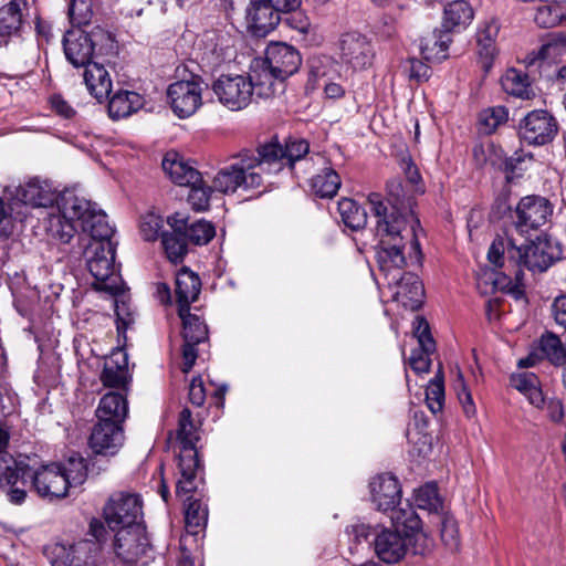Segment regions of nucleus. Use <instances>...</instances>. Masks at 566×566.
<instances>
[{"label":"nucleus","mask_w":566,"mask_h":566,"mask_svg":"<svg viewBox=\"0 0 566 566\" xmlns=\"http://www.w3.org/2000/svg\"><path fill=\"white\" fill-rule=\"evenodd\" d=\"M337 211L343 223L352 230H360L367 223L366 211L353 199L342 198L337 202Z\"/></svg>","instance_id":"40"},{"label":"nucleus","mask_w":566,"mask_h":566,"mask_svg":"<svg viewBox=\"0 0 566 566\" xmlns=\"http://www.w3.org/2000/svg\"><path fill=\"white\" fill-rule=\"evenodd\" d=\"M562 20L559 10L551 6H542L536 10L534 21L541 28L556 27Z\"/></svg>","instance_id":"59"},{"label":"nucleus","mask_w":566,"mask_h":566,"mask_svg":"<svg viewBox=\"0 0 566 566\" xmlns=\"http://www.w3.org/2000/svg\"><path fill=\"white\" fill-rule=\"evenodd\" d=\"M262 61L276 74L279 81H285L296 73L302 64L298 51L286 43H271L268 45L265 59Z\"/></svg>","instance_id":"17"},{"label":"nucleus","mask_w":566,"mask_h":566,"mask_svg":"<svg viewBox=\"0 0 566 566\" xmlns=\"http://www.w3.org/2000/svg\"><path fill=\"white\" fill-rule=\"evenodd\" d=\"M473 19V9L464 0L449 2L444 7L442 29L451 32L458 28H465Z\"/></svg>","instance_id":"35"},{"label":"nucleus","mask_w":566,"mask_h":566,"mask_svg":"<svg viewBox=\"0 0 566 566\" xmlns=\"http://www.w3.org/2000/svg\"><path fill=\"white\" fill-rule=\"evenodd\" d=\"M560 242L547 234L539 235L531 244L516 247L512 239L497 235L488 251V260L495 268H505L503 274L507 277L521 275V266L532 272H545L556 261L562 259Z\"/></svg>","instance_id":"3"},{"label":"nucleus","mask_w":566,"mask_h":566,"mask_svg":"<svg viewBox=\"0 0 566 566\" xmlns=\"http://www.w3.org/2000/svg\"><path fill=\"white\" fill-rule=\"evenodd\" d=\"M15 197L24 205L51 211V207H53L57 196L48 181L32 178L23 186L17 188Z\"/></svg>","instance_id":"23"},{"label":"nucleus","mask_w":566,"mask_h":566,"mask_svg":"<svg viewBox=\"0 0 566 566\" xmlns=\"http://www.w3.org/2000/svg\"><path fill=\"white\" fill-rule=\"evenodd\" d=\"M55 202L56 207L42 217L43 228L52 239L69 243L96 205L70 190L56 197Z\"/></svg>","instance_id":"4"},{"label":"nucleus","mask_w":566,"mask_h":566,"mask_svg":"<svg viewBox=\"0 0 566 566\" xmlns=\"http://www.w3.org/2000/svg\"><path fill=\"white\" fill-rule=\"evenodd\" d=\"M401 67L408 78L417 83L428 81L431 76L430 67L418 59L407 60Z\"/></svg>","instance_id":"57"},{"label":"nucleus","mask_w":566,"mask_h":566,"mask_svg":"<svg viewBox=\"0 0 566 566\" xmlns=\"http://www.w3.org/2000/svg\"><path fill=\"white\" fill-rule=\"evenodd\" d=\"M552 315L556 324L566 329V294L555 297L552 304Z\"/></svg>","instance_id":"64"},{"label":"nucleus","mask_w":566,"mask_h":566,"mask_svg":"<svg viewBox=\"0 0 566 566\" xmlns=\"http://www.w3.org/2000/svg\"><path fill=\"white\" fill-rule=\"evenodd\" d=\"M503 90L513 96L522 99H530L534 96V91L528 76L516 69H510L502 77Z\"/></svg>","instance_id":"39"},{"label":"nucleus","mask_w":566,"mask_h":566,"mask_svg":"<svg viewBox=\"0 0 566 566\" xmlns=\"http://www.w3.org/2000/svg\"><path fill=\"white\" fill-rule=\"evenodd\" d=\"M373 502L379 511L387 512L400 500V486L398 480L391 474H379L370 482Z\"/></svg>","instance_id":"24"},{"label":"nucleus","mask_w":566,"mask_h":566,"mask_svg":"<svg viewBox=\"0 0 566 566\" xmlns=\"http://www.w3.org/2000/svg\"><path fill=\"white\" fill-rule=\"evenodd\" d=\"M553 214L552 203L544 197H523L512 214L513 226L521 234H530L545 226Z\"/></svg>","instance_id":"10"},{"label":"nucleus","mask_w":566,"mask_h":566,"mask_svg":"<svg viewBox=\"0 0 566 566\" xmlns=\"http://www.w3.org/2000/svg\"><path fill=\"white\" fill-rule=\"evenodd\" d=\"M426 402L432 413L440 412L444 403V385L442 377L436 376L426 389Z\"/></svg>","instance_id":"53"},{"label":"nucleus","mask_w":566,"mask_h":566,"mask_svg":"<svg viewBox=\"0 0 566 566\" xmlns=\"http://www.w3.org/2000/svg\"><path fill=\"white\" fill-rule=\"evenodd\" d=\"M438 520L443 545L450 552H457L460 547V535L455 520L450 515H439Z\"/></svg>","instance_id":"50"},{"label":"nucleus","mask_w":566,"mask_h":566,"mask_svg":"<svg viewBox=\"0 0 566 566\" xmlns=\"http://www.w3.org/2000/svg\"><path fill=\"white\" fill-rule=\"evenodd\" d=\"M310 150L304 139L289 140L284 146L276 140L260 145L256 153L260 155L265 171L277 174L285 166L293 168L294 164L303 159Z\"/></svg>","instance_id":"9"},{"label":"nucleus","mask_w":566,"mask_h":566,"mask_svg":"<svg viewBox=\"0 0 566 566\" xmlns=\"http://www.w3.org/2000/svg\"><path fill=\"white\" fill-rule=\"evenodd\" d=\"M92 546H95L90 541H82L72 545L69 549L61 547L62 556L52 560V566H82L87 564V553L91 552Z\"/></svg>","instance_id":"42"},{"label":"nucleus","mask_w":566,"mask_h":566,"mask_svg":"<svg viewBox=\"0 0 566 566\" xmlns=\"http://www.w3.org/2000/svg\"><path fill=\"white\" fill-rule=\"evenodd\" d=\"M201 290V281L198 274L188 268L180 269L176 274L175 294L178 312L190 310V304L198 300Z\"/></svg>","instance_id":"26"},{"label":"nucleus","mask_w":566,"mask_h":566,"mask_svg":"<svg viewBox=\"0 0 566 566\" xmlns=\"http://www.w3.org/2000/svg\"><path fill=\"white\" fill-rule=\"evenodd\" d=\"M23 470H18L21 482L8 484L3 492L10 503L19 505L25 501L27 489L31 486L36 494L50 501L64 499L71 488L84 483L87 468L84 459L77 455L70 457L66 463H48L33 469L23 461Z\"/></svg>","instance_id":"2"},{"label":"nucleus","mask_w":566,"mask_h":566,"mask_svg":"<svg viewBox=\"0 0 566 566\" xmlns=\"http://www.w3.org/2000/svg\"><path fill=\"white\" fill-rule=\"evenodd\" d=\"M308 85L314 88L321 80H332L337 73V63L329 56H313L310 62Z\"/></svg>","instance_id":"44"},{"label":"nucleus","mask_w":566,"mask_h":566,"mask_svg":"<svg viewBox=\"0 0 566 566\" xmlns=\"http://www.w3.org/2000/svg\"><path fill=\"white\" fill-rule=\"evenodd\" d=\"M101 381L105 387L128 390L132 376L128 369L127 355L123 352L114 353L104 364Z\"/></svg>","instance_id":"25"},{"label":"nucleus","mask_w":566,"mask_h":566,"mask_svg":"<svg viewBox=\"0 0 566 566\" xmlns=\"http://www.w3.org/2000/svg\"><path fill=\"white\" fill-rule=\"evenodd\" d=\"M451 43L450 32L444 29L434 31L431 36L421 41L420 49L423 57L428 61H442L447 59V51Z\"/></svg>","instance_id":"38"},{"label":"nucleus","mask_w":566,"mask_h":566,"mask_svg":"<svg viewBox=\"0 0 566 566\" xmlns=\"http://www.w3.org/2000/svg\"><path fill=\"white\" fill-rule=\"evenodd\" d=\"M432 352H427L424 348L419 346V348L413 349L409 357V365L411 369L416 374H427L430 370L431 359L430 354Z\"/></svg>","instance_id":"62"},{"label":"nucleus","mask_w":566,"mask_h":566,"mask_svg":"<svg viewBox=\"0 0 566 566\" xmlns=\"http://www.w3.org/2000/svg\"><path fill=\"white\" fill-rule=\"evenodd\" d=\"M280 10L268 0H253L247 9V27L255 36H265L280 22Z\"/></svg>","instance_id":"19"},{"label":"nucleus","mask_w":566,"mask_h":566,"mask_svg":"<svg viewBox=\"0 0 566 566\" xmlns=\"http://www.w3.org/2000/svg\"><path fill=\"white\" fill-rule=\"evenodd\" d=\"M314 193L321 198L334 197L340 187V177L332 168H324L322 172L311 179Z\"/></svg>","instance_id":"41"},{"label":"nucleus","mask_w":566,"mask_h":566,"mask_svg":"<svg viewBox=\"0 0 566 566\" xmlns=\"http://www.w3.org/2000/svg\"><path fill=\"white\" fill-rule=\"evenodd\" d=\"M103 517L113 531L143 523V501L136 493L114 492L103 507Z\"/></svg>","instance_id":"8"},{"label":"nucleus","mask_w":566,"mask_h":566,"mask_svg":"<svg viewBox=\"0 0 566 566\" xmlns=\"http://www.w3.org/2000/svg\"><path fill=\"white\" fill-rule=\"evenodd\" d=\"M201 84L199 75H191L190 80L177 81L168 86L171 109L179 118L190 117L202 105Z\"/></svg>","instance_id":"11"},{"label":"nucleus","mask_w":566,"mask_h":566,"mask_svg":"<svg viewBox=\"0 0 566 566\" xmlns=\"http://www.w3.org/2000/svg\"><path fill=\"white\" fill-rule=\"evenodd\" d=\"M263 172L266 171L260 155L243 150L214 175L212 188L224 195L234 193L238 189H255L263 184Z\"/></svg>","instance_id":"5"},{"label":"nucleus","mask_w":566,"mask_h":566,"mask_svg":"<svg viewBox=\"0 0 566 566\" xmlns=\"http://www.w3.org/2000/svg\"><path fill=\"white\" fill-rule=\"evenodd\" d=\"M52 111L62 118L72 119L76 115V111L60 94L50 97Z\"/></svg>","instance_id":"63"},{"label":"nucleus","mask_w":566,"mask_h":566,"mask_svg":"<svg viewBox=\"0 0 566 566\" xmlns=\"http://www.w3.org/2000/svg\"><path fill=\"white\" fill-rule=\"evenodd\" d=\"M63 46L69 62L80 67L92 63L93 54H104L112 49L113 36L101 27H94L90 32L78 29L65 33Z\"/></svg>","instance_id":"7"},{"label":"nucleus","mask_w":566,"mask_h":566,"mask_svg":"<svg viewBox=\"0 0 566 566\" xmlns=\"http://www.w3.org/2000/svg\"><path fill=\"white\" fill-rule=\"evenodd\" d=\"M199 468L200 461L191 452H188L185 458H178L180 478L176 484V495L185 497V502L192 500V493L197 490Z\"/></svg>","instance_id":"30"},{"label":"nucleus","mask_w":566,"mask_h":566,"mask_svg":"<svg viewBox=\"0 0 566 566\" xmlns=\"http://www.w3.org/2000/svg\"><path fill=\"white\" fill-rule=\"evenodd\" d=\"M182 322V371L189 373L198 357L197 346L208 342L209 332L205 319L197 313L178 312Z\"/></svg>","instance_id":"13"},{"label":"nucleus","mask_w":566,"mask_h":566,"mask_svg":"<svg viewBox=\"0 0 566 566\" xmlns=\"http://www.w3.org/2000/svg\"><path fill=\"white\" fill-rule=\"evenodd\" d=\"M188 238L180 233H161V244L167 254V258L174 262H181L184 256L187 254V242Z\"/></svg>","instance_id":"47"},{"label":"nucleus","mask_w":566,"mask_h":566,"mask_svg":"<svg viewBox=\"0 0 566 566\" xmlns=\"http://www.w3.org/2000/svg\"><path fill=\"white\" fill-rule=\"evenodd\" d=\"M415 324L413 333L418 339L419 346L424 348L427 352H434L436 343L431 336L428 322L423 317H417Z\"/></svg>","instance_id":"61"},{"label":"nucleus","mask_w":566,"mask_h":566,"mask_svg":"<svg viewBox=\"0 0 566 566\" xmlns=\"http://www.w3.org/2000/svg\"><path fill=\"white\" fill-rule=\"evenodd\" d=\"M218 101L231 111L247 107L253 96L251 81L244 75H220L212 84Z\"/></svg>","instance_id":"12"},{"label":"nucleus","mask_w":566,"mask_h":566,"mask_svg":"<svg viewBox=\"0 0 566 566\" xmlns=\"http://www.w3.org/2000/svg\"><path fill=\"white\" fill-rule=\"evenodd\" d=\"M539 349L554 365H563L566 360V349L562 340L553 333H545L539 340Z\"/></svg>","instance_id":"46"},{"label":"nucleus","mask_w":566,"mask_h":566,"mask_svg":"<svg viewBox=\"0 0 566 566\" xmlns=\"http://www.w3.org/2000/svg\"><path fill=\"white\" fill-rule=\"evenodd\" d=\"M99 421L124 423L128 416V400L126 394L109 391L101 399L95 411Z\"/></svg>","instance_id":"27"},{"label":"nucleus","mask_w":566,"mask_h":566,"mask_svg":"<svg viewBox=\"0 0 566 566\" xmlns=\"http://www.w3.org/2000/svg\"><path fill=\"white\" fill-rule=\"evenodd\" d=\"M21 4L11 1L0 9V35L17 34L23 25Z\"/></svg>","instance_id":"43"},{"label":"nucleus","mask_w":566,"mask_h":566,"mask_svg":"<svg viewBox=\"0 0 566 566\" xmlns=\"http://www.w3.org/2000/svg\"><path fill=\"white\" fill-rule=\"evenodd\" d=\"M340 59L353 70H364L371 65L375 50L370 40L360 33L349 32L339 41Z\"/></svg>","instance_id":"15"},{"label":"nucleus","mask_w":566,"mask_h":566,"mask_svg":"<svg viewBox=\"0 0 566 566\" xmlns=\"http://www.w3.org/2000/svg\"><path fill=\"white\" fill-rule=\"evenodd\" d=\"M397 281L387 283L394 300L411 311L420 308L424 300V287L419 276L408 272L400 275Z\"/></svg>","instance_id":"21"},{"label":"nucleus","mask_w":566,"mask_h":566,"mask_svg":"<svg viewBox=\"0 0 566 566\" xmlns=\"http://www.w3.org/2000/svg\"><path fill=\"white\" fill-rule=\"evenodd\" d=\"M186 186L190 187L188 193V201L191 205V207L197 211H203L208 209L210 205L211 192L214 191L212 185H205L202 178L200 177V181L198 184Z\"/></svg>","instance_id":"54"},{"label":"nucleus","mask_w":566,"mask_h":566,"mask_svg":"<svg viewBox=\"0 0 566 566\" xmlns=\"http://www.w3.org/2000/svg\"><path fill=\"white\" fill-rule=\"evenodd\" d=\"M370 212L376 218L375 235L379 242L377 261L387 283H397L406 265L405 248L409 241L417 261L422 253L417 229L420 228L413 207V196L403 184L394 179L387 184V197L370 192L367 197Z\"/></svg>","instance_id":"1"},{"label":"nucleus","mask_w":566,"mask_h":566,"mask_svg":"<svg viewBox=\"0 0 566 566\" xmlns=\"http://www.w3.org/2000/svg\"><path fill=\"white\" fill-rule=\"evenodd\" d=\"M86 263L95 279L96 290L112 295L124 291V282L115 266V245L112 241H91L86 250Z\"/></svg>","instance_id":"6"},{"label":"nucleus","mask_w":566,"mask_h":566,"mask_svg":"<svg viewBox=\"0 0 566 566\" xmlns=\"http://www.w3.org/2000/svg\"><path fill=\"white\" fill-rule=\"evenodd\" d=\"M216 235L214 227L205 220H199L189 226L188 240L197 245L209 243Z\"/></svg>","instance_id":"55"},{"label":"nucleus","mask_w":566,"mask_h":566,"mask_svg":"<svg viewBox=\"0 0 566 566\" xmlns=\"http://www.w3.org/2000/svg\"><path fill=\"white\" fill-rule=\"evenodd\" d=\"M454 388L457 390L458 399L463 408L467 417L471 418L475 415L476 409L472 399V395L469 391L461 371H458V379L455 380Z\"/></svg>","instance_id":"58"},{"label":"nucleus","mask_w":566,"mask_h":566,"mask_svg":"<svg viewBox=\"0 0 566 566\" xmlns=\"http://www.w3.org/2000/svg\"><path fill=\"white\" fill-rule=\"evenodd\" d=\"M507 118L509 111L505 106H493L481 112L480 125L484 134H491Z\"/></svg>","instance_id":"51"},{"label":"nucleus","mask_w":566,"mask_h":566,"mask_svg":"<svg viewBox=\"0 0 566 566\" xmlns=\"http://www.w3.org/2000/svg\"><path fill=\"white\" fill-rule=\"evenodd\" d=\"M123 423L97 421L90 437V447L97 454L114 455L124 444Z\"/></svg>","instance_id":"20"},{"label":"nucleus","mask_w":566,"mask_h":566,"mask_svg":"<svg viewBox=\"0 0 566 566\" xmlns=\"http://www.w3.org/2000/svg\"><path fill=\"white\" fill-rule=\"evenodd\" d=\"M148 538L143 523L117 528L114 548L118 557L130 562L146 554Z\"/></svg>","instance_id":"18"},{"label":"nucleus","mask_w":566,"mask_h":566,"mask_svg":"<svg viewBox=\"0 0 566 566\" xmlns=\"http://www.w3.org/2000/svg\"><path fill=\"white\" fill-rule=\"evenodd\" d=\"M80 228L84 233L91 235L92 241H112L114 234V229L108 223L107 216L96 206Z\"/></svg>","instance_id":"37"},{"label":"nucleus","mask_w":566,"mask_h":566,"mask_svg":"<svg viewBox=\"0 0 566 566\" xmlns=\"http://www.w3.org/2000/svg\"><path fill=\"white\" fill-rule=\"evenodd\" d=\"M410 542V538L399 532L385 528L376 534L374 548L379 559L387 564H394L406 555Z\"/></svg>","instance_id":"22"},{"label":"nucleus","mask_w":566,"mask_h":566,"mask_svg":"<svg viewBox=\"0 0 566 566\" xmlns=\"http://www.w3.org/2000/svg\"><path fill=\"white\" fill-rule=\"evenodd\" d=\"M83 78L87 91L98 102L106 99L112 92V78L104 65L92 62L84 66Z\"/></svg>","instance_id":"31"},{"label":"nucleus","mask_w":566,"mask_h":566,"mask_svg":"<svg viewBox=\"0 0 566 566\" xmlns=\"http://www.w3.org/2000/svg\"><path fill=\"white\" fill-rule=\"evenodd\" d=\"M499 35V25L495 22H489L481 28L476 33V41L479 45V54L482 57L491 60L495 52V40Z\"/></svg>","instance_id":"48"},{"label":"nucleus","mask_w":566,"mask_h":566,"mask_svg":"<svg viewBox=\"0 0 566 566\" xmlns=\"http://www.w3.org/2000/svg\"><path fill=\"white\" fill-rule=\"evenodd\" d=\"M92 0H71L69 18L74 27L81 28L90 23L93 17Z\"/></svg>","instance_id":"52"},{"label":"nucleus","mask_w":566,"mask_h":566,"mask_svg":"<svg viewBox=\"0 0 566 566\" xmlns=\"http://www.w3.org/2000/svg\"><path fill=\"white\" fill-rule=\"evenodd\" d=\"M557 54V45L548 42L541 45L537 50L528 52L523 59V63L527 69L539 67L545 61L554 57Z\"/></svg>","instance_id":"56"},{"label":"nucleus","mask_w":566,"mask_h":566,"mask_svg":"<svg viewBox=\"0 0 566 566\" xmlns=\"http://www.w3.org/2000/svg\"><path fill=\"white\" fill-rule=\"evenodd\" d=\"M416 505L429 512H438L442 507V501L436 483H427L419 488L415 494Z\"/></svg>","instance_id":"49"},{"label":"nucleus","mask_w":566,"mask_h":566,"mask_svg":"<svg viewBox=\"0 0 566 566\" xmlns=\"http://www.w3.org/2000/svg\"><path fill=\"white\" fill-rule=\"evenodd\" d=\"M9 433L0 428V490L3 491L8 484L19 483L18 470H23L21 464L24 460L14 459L7 450L9 444Z\"/></svg>","instance_id":"32"},{"label":"nucleus","mask_w":566,"mask_h":566,"mask_svg":"<svg viewBox=\"0 0 566 566\" xmlns=\"http://www.w3.org/2000/svg\"><path fill=\"white\" fill-rule=\"evenodd\" d=\"M177 439L181 444L178 458H185L188 452H191L193 457H198L196 450V443L199 441L198 427L195 424L191 411L188 408L182 409L179 413Z\"/></svg>","instance_id":"34"},{"label":"nucleus","mask_w":566,"mask_h":566,"mask_svg":"<svg viewBox=\"0 0 566 566\" xmlns=\"http://www.w3.org/2000/svg\"><path fill=\"white\" fill-rule=\"evenodd\" d=\"M247 77L251 81L253 94L262 98H269L277 91L284 90V81H279L276 74L263 61H258Z\"/></svg>","instance_id":"29"},{"label":"nucleus","mask_w":566,"mask_h":566,"mask_svg":"<svg viewBox=\"0 0 566 566\" xmlns=\"http://www.w3.org/2000/svg\"><path fill=\"white\" fill-rule=\"evenodd\" d=\"M161 166L166 175L176 185H196L200 181V172L186 163L178 153H167Z\"/></svg>","instance_id":"28"},{"label":"nucleus","mask_w":566,"mask_h":566,"mask_svg":"<svg viewBox=\"0 0 566 566\" xmlns=\"http://www.w3.org/2000/svg\"><path fill=\"white\" fill-rule=\"evenodd\" d=\"M144 106V97L132 91L120 90L108 102V114L113 119L130 116Z\"/></svg>","instance_id":"33"},{"label":"nucleus","mask_w":566,"mask_h":566,"mask_svg":"<svg viewBox=\"0 0 566 566\" xmlns=\"http://www.w3.org/2000/svg\"><path fill=\"white\" fill-rule=\"evenodd\" d=\"M511 385L522 392L534 407L542 409L545 403L538 377L534 373H522L511 377Z\"/></svg>","instance_id":"36"},{"label":"nucleus","mask_w":566,"mask_h":566,"mask_svg":"<svg viewBox=\"0 0 566 566\" xmlns=\"http://www.w3.org/2000/svg\"><path fill=\"white\" fill-rule=\"evenodd\" d=\"M558 132L555 117L547 111L535 109L525 115L520 124V135L530 145H546Z\"/></svg>","instance_id":"14"},{"label":"nucleus","mask_w":566,"mask_h":566,"mask_svg":"<svg viewBox=\"0 0 566 566\" xmlns=\"http://www.w3.org/2000/svg\"><path fill=\"white\" fill-rule=\"evenodd\" d=\"M390 511V520L395 526V531L405 535L406 537L415 538L413 552L415 554L424 555L430 551L431 546L428 544H420L427 542V536L420 531L421 520L417 515L413 507L409 504L406 507L397 509L396 505Z\"/></svg>","instance_id":"16"},{"label":"nucleus","mask_w":566,"mask_h":566,"mask_svg":"<svg viewBox=\"0 0 566 566\" xmlns=\"http://www.w3.org/2000/svg\"><path fill=\"white\" fill-rule=\"evenodd\" d=\"M163 220L156 214H148L143 218L140 233L146 241H155L161 237Z\"/></svg>","instance_id":"60"},{"label":"nucleus","mask_w":566,"mask_h":566,"mask_svg":"<svg viewBox=\"0 0 566 566\" xmlns=\"http://www.w3.org/2000/svg\"><path fill=\"white\" fill-rule=\"evenodd\" d=\"M185 509L186 531L191 535L205 528L208 520V510L199 500L187 501Z\"/></svg>","instance_id":"45"}]
</instances>
